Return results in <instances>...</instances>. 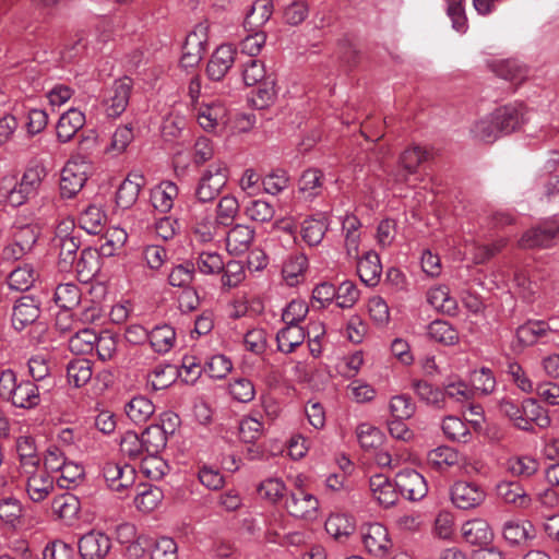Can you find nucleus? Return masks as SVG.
Masks as SVG:
<instances>
[{"label":"nucleus","instance_id":"nucleus-59","mask_svg":"<svg viewBox=\"0 0 559 559\" xmlns=\"http://www.w3.org/2000/svg\"><path fill=\"white\" fill-rule=\"evenodd\" d=\"M246 216L257 223H267L275 214V209L272 203L264 200H251L245 206Z\"/></svg>","mask_w":559,"mask_h":559},{"label":"nucleus","instance_id":"nucleus-3","mask_svg":"<svg viewBox=\"0 0 559 559\" xmlns=\"http://www.w3.org/2000/svg\"><path fill=\"white\" fill-rule=\"evenodd\" d=\"M91 170V160L86 159L84 156H73L68 160L61 171V195L67 199L76 195L84 187Z\"/></svg>","mask_w":559,"mask_h":559},{"label":"nucleus","instance_id":"nucleus-58","mask_svg":"<svg viewBox=\"0 0 559 559\" xmlns=\"http://www.w3.org/2000/svg\"><path fill=\"white\" fill-rule=\"evenodd\" d=\"M162 499L163 491L159 488L143 486L134 498V504L138 510L144 513H148L158 507V504L162 502Z\"/></svg>","mask_w":559,"mask_h":559},{"label":"nucleus","instance_id":"nucleus-42","mask_svg":"<svg viewBox=\"0 0 559 559\" xmlns=\"http://www.w3.org/2000/svg\"><path fill=\"white\" fill-rule=\"evenodd\" d=\"M53 300L60 309L73 310L82 301V293L75 283H62L55 288Z\"/></svg>","mask_w":559,"mask_h":559},{"label":"nucleus","instance_id":"nucleus-35","mask_svg":"<svg viewBox=\"0 0 559 559\" xmlns=\"http://www.w3.org/2000/svg\"><path fill=\"white\" fill-rule=\"evenodd\" d=\"M93 377V364L85 358L72 359L67 365V381L73 388L86 385Z\"/></svg>","mask_w":559,"mask_h":559},{"label":"nucleus","instance_id":"nucleus-32","mask_svg":"<svg viewBox=\"0 0 559 559\" xmlns=\"http://www.w3.org/2000/svg\"><path fill=\"white\" fill-rule=\"evenodd\" d=\"M461 532L468 544L477 546L489 544L493 536L489 524L481 519L465 522L462 525Z\"/></svg>","mask_w":559,"mask_h":559},{"label":"nucleus","instance_id":"nucleus-4","mask_svg":"<svg viewBox=\"0 0 559 559\" xmlns=\"http://www.w3.org/2000/svg\"><path fill=\"white\" fill-rule=\"evenodd\" d=\"M45 176V168L39 165L27 168L21 180L8 193L9 204L17 207L34 198Z\"/></svg>","mask_w":559,"mask_h":559},{"label":"nucleus","instance_id":"nucleus-20","mask_svg":"<svg viewBox=\"0 0 559 559\" xmlns=\"http://www.w3.org/2000/svg\"><path fill=\"white\" fill-rule=\"evenodd\" d=\"M255 231L248 225L236 224L226 233V249L230 254L247 252L254 239Z\"/></svg>","mask_w":559,"mask_h":559},{"label":"nucleus","instance_id":"nucleus-50","mask_svg":"<svg viewBox=\"0 0 559 559\" xmlns=\"http://www.w3.org/2000/svg\"><path fill=\"white\" fill-rule=\"evenodd\" d=\"M308 267V259L304 253L289 255L282 269V274L289 286H295L299 282V277L304 275Z\"/></svg>","mask_w":559,"mask_h":559},{"label":"nucleus","instance_id":"nucleus-49","mask_svg":"<svg viewBox=\"0 0 559 559\" xmlns=\"http://www.w3.org/2000/svg\"><path fill=\"white\" fill-rule=\"evenodd\" d=\"M325 531L335 539L346 538L355 531V522L347 514H332L325 521Z\"/></svg>","mask_w":559,"mask_h":559},{"label":"nucleus","instance_id":"nucleus-16","mask_svg":"<svg viewBox=\"0 0 559 559\" xmlns=\"http://www.w3.org/2000/svg\"><path fill=\"white\" fill-rule=\"evenodd\" d=\"M237 50L234 46L224 44L218 46L212 53L207 66L206 73L209 79L221 81L230 70L236 61Z\"/></svg>","mask_w":559,"mask_h":559},{"label":"nucleus","instance_id":"nucleus-36","mask_svg":"<svg viewBox=\"0 0 559 559\" xmlns=\"http://www.w3.org/2000/svg\"><path fill=\"white\" fill-rule=\"evenodd\" d=\"M138 544H144L150 548V559H178V546L170 537L156 539L139 538Z\"/></svg>","mask_w":559,"mask_h":559},{"label":"nucleus","instance_id":"nucleus-27","mask_svg":"<svg viewBox=\"0 0 559 559\" xmlns=\"http://www.w3.org/2000/svg\"><path fill=\"white\" fill-rule=\"evenodd\" d=\"M306 336H310V331L306 332L299 324H285L276 334L277 349L290 354L305 342Z\"/></svg>","mask_w":559,"mask_h":559},{"label":"nucleus","instance_id":"nucleus-63","mask_svg":"<svg viewBox=\"0 0 559 559\" xmlns=\"http://www.w3.org/2000/svg\"><path fill=\"white\" fill-rule=\"evenodd\" d=\"M231 397L240 403H249L255 396V389L252 381L248 378H235L228 385Z\"/></svg>","mask_w":559,"mask_h":559},{"label":"nucleus","instance_id":"nucleus-13","mask_svg":"<svg viewBox=\"0 0 559 559\" xmlns=\"http://www.w3.org/2000/svg\"><path fill=\"white\" fill-rule=\"evenodd\" d=\"M40 316V301L34 296L25 295L15 300L12 308V326L22 331L35 323Z\"/></svg>","mask_w":559,"mask_h":559},{"label":"nucleus","instance_id":"nucleus-6","mask_svg":"<svg viewBox=\"0 0 559 559\" xmlns=\"http://www.w3.org/2000/svg\"><path fill=\"white\" fill-rule=\"evenodd\" d=\"M207 46V27L199 24L191 31L182 46L180 64L182 68H193L202 60Z\"/></svg>","mask_w":559,"mask_h":559},{"label":"nucleus","instance_id":"nucleus-34","mask_svg":"<svg viewBox=\"0 0 559 559\" xmlns=\"http://www.w3.org/2000/svg\"><path fill=\"white\" fill-rule=\"evenodd\" d=\"M51 508L59 519L70 525L78 519L81 503L78 497L66 492L53 498Z\"/></svg>","mask_w":559,"mask_h":559},{"label":"nucleus","instance_id":"nucleus-51","mask_svg":"<svg viewBox=\"0 0 559 559\" xmlns=\"http://www.w3.org/2000/svg\"><path fill=\"white\" fill-rule=\"evenodd\" d=\"M97 333L88 328L78 331L69 338V349L75 355H87L94 352Z\"/></svg>","mask_w":559,"mask_h":559},{"label":"nucleus","instance_id":"nucleus-61","mask_svg":"<svg viewBox=\"0 0 559 559\" xmlns=\"http://www.w3.org/2000/svg\"><path fill=\"white\" fill-rule=\"evenodd\" d=\"M239 213L238 200L230 194L224 195L219 199L216 205V217L215 219L222 226H228L233 223Z\"/></svg>","mask_w":559,"mask_h":559},{"label":"nucleus","instance_id":"nucleus-62","mask_svg":"<svg viewBox=\"0 0 559 559\" xmlns=\"http://www.w3.org/2000/svg\"><path fill=\"white\" fill-rule=\"evenodd\" d=\"M120 452L130 460H141L146 453L140 435L127 431L120 440Z\"/></svg>","mask_w":559,"mask_h":559},{"label":"nucleus","instance_id":"nucleus-38","mask_svg":"<svg viewBox=\"0 0 559 559\" xmlns=\"http://www.w3.org/2000/svg\"><path fill=\"white\" fill-rule=\"evenodd\" d=\"M497 122L493 111L479 119L471 129L473 138L485 143H493L503 135Z\"/></svg>","mask_w":559,"mask_h":559},{"label":"nucleus","instance_id":"nucleus-53","mask_svg":"<svg viewBox=\"0 0 559 559\" xmlns=\"http://www.w3.org/2000/svg\"><path fill=\"white\" fill-rule=\"evenodd\" d=\"M431 340L443 345H454L459 342V333L454 326L444 320H435L428 325Z\"/></svg>","mask_w":559,"mask_h":559},{"label":"nucleus","instance_id":"nucleus-43","mask_svg":"<svg viewBox=\"0 0 559 559\" xmlns=\"http://www.w3.org/2000/svg\"><path fill=\"white\" fill-rule=\"evenodd\" d=\"M148 341L155 353L166 354L175 345V329L168 324L157 325L150 332Z\"/></svg>","mask_w":559,"mask_h":559},{"label":"nucleus","instance_id":"nucleus-55","mask_svg":"<svg viewBox=\"0 0 559 559\" xmlns=\"http://www.w3.org/2000/svg\"><path fill=\"white\" fill-rule=\"evenodd\" d=\"M459 461V452L448 445L438 447L428 453V463L438 469H447L457 465Z\"/></svg>","mask_w":559,"mask_h":559},{"label":"nucleus","instance_id":"nucleus-17","mask_svg":"<svg viewBox=\"0 0 559 559\" xmlns=\"http://www.w3.org/2000/svg\"><path fill=\"white\" fill-rule=\"evenodd\" d=\"M26 481V491L34 502L44 501L55 488V479L41 467L29 474H22Z\"/></svg>","mask_w":559,"mask_h":559},{"label":"nucleus","instance_id":"nucleus-23","mask_svg":"<svg viewBox=\"0 0 559 559\" xmlns=\"http://www.w3.org/2000/svg\"><path fill=\"white\" fill-rule=\"evenodd\" d=\"M145 178L140 173H131L119 186L116 194V202L121 209L131 207L138 200Z\"/></svg>","mask_w":559,"mask_h":559},{"label":"nucleus","instance_id":"nucleus-45","mask_svg":"<svg viewBox=\"0 0 559 559\" xmlns=\"http://www.w3.org/2000/svg\"><path fill=\"white\" fill-rule=\"evenodd\" d=\"M106 222V214L100 206L88 205L79 217L82 229L91 235H98L103 231Z\"/></svg>","mask_w":559,"mask_h":559},{"label":"nucleus","instance_id":"nucleus-28","mask_svg":"<svg viewBox=\"0 0 559 559\" xmlns=\"http://www.w3.org/2000/svg\"><path fill=\"white\" fill-rule=\"evenodd\" d=\"M427 151L421 148L420 146H412L406 148L400 156V166L401 170L394 175L395 182H406L409 175H413L417 171L419 165L426 160Z\"/></svg>","mask_w":559,"mask_h":559},{"label":"nucleus","instance_id":"nucleus-60","mask_svg":"<svg viewBox=\"0 0 559 559\" xmlns=\"http://www.w3.org/2000/svg\"><path fill=\"white\" fill-rule=\"evenodd\" d=\"M389 411L392 418L409 419L416 412V405L406 394H397L390 399Z\"/></svg>","mask_w":559,"mask_h":559},{"label":"nucleus","instance_id":"nucleus-48","mask_svg":"<svg viewBox=\"0 0 559 559\" xmlns=\"http://www.w3.org/2000/svg\"><path fill=\"white\" fill-rule=\"evenodd\" d=\"M55 246L59 248V267L61 271H69L78 258V251L81 247L80 237H70L63 240L53 241Z\"/></svg>","mask_w":559,"mask_h":559},{"label":"nucleus","instance_id":"nucleus-40","mask_svg":"<svg viewBox=\"0 0 559 559\" xmlns=\"http://www.w3.org/2000/svg\"><path fill=\"white\" fill-rule=\"evenodd\" d=\"M165 426L158 424L148 426L141 435V440L148 454H159L167 444V431Z\"/></svg>","mask_w":559,"mask_h":559},{"label":"nucleus","instance_id":"nucleus-29","mask_svg":"<svg viewBox=\"0 0 559 559\" xmlns=\"http://www.w3.org/2000/svg\"><path fill=\"white\" fill-rule=\"evenodd\" d=\"M502 535L510 545H526L535 537V530L530 521L509 520L502 526Z\"/></svg>","mask_w":559,"mask_h":559},{"label":"nucleus","instance_id":"nucleus-52","mask_svg":"<svg viewBox=\"0 0 559 559\" xmlns=\"http://www.w3.org/2000/svg\"><path fill=\"white\" fill-rule=\"evenodd\" d=\"M441 429L444 436L452 441L467 442L472 437L467 424L456 416H445L442 419Z\"/></svg>","mask_w":559,"mask_h":559},{"label":"nucleus","instance_id":"nucleus-1","mask_svg":"<svg viewBox=\"0 0 559 559\" xmlns=\"http://www.w3.org/2000/svg\"><path fill=\"white\" fill-rule=\"evenodd\" d=\"M499 409L516 428L522 430L531 431L534 426L545 429L551 423L548 413L534 399L518 402L510 397H503L499 402Z\"/></svg>","mask_w":559,"mask_h":559},{"label":"nucleus","instance_id":"nucleus-15","mask_svg":"<svg viewBox=\"0 0 559 559\" xmlns=\"http://www.w3.org/2000/svg\"><path fill=\"white\" fill-rule=\"evenodd\" d=\"M82 559H104L111 549L108 535L99 531H90L78 543Z\"/></svg>","mask_w":559,"mask_h":559},{"label":"nucleus","instance_id":"nucleus-41","mask_svg":"<svg viewBox=\"0 0 559 559\" xmlns=\"http://www.w3.org/2000/svg\"><path fill=\"white\" fill-rule=\"evenodd\" d=\"M129 419L136 425L146 423L155 412L153 402L145 396H134L124 406Z\"/></svg>","mask_w":559,"mask_h":559},{"label":"nucleus","instance_id":"nucleus-11","mask_svg":"<svg viewBox=\"0 0 559 559\" xmlns=\"http://www.w3.org/2000/svg\"><path fill=\"white\" fill-rule=\"evenodd\" d=\"M397 491L409 501L421 500L428 492L427 483L421 474L406 468L395 476Z\"/></svg>","mask_w":559,"mask_h":559},{"label":"nucleus","instance_id":"nucleus-9","mask_svg":"<svg viewBox=\"0 0 559 559\" xmlns=\"http://www.w3.org/2000/svg\"><path fill=\"white\" fill-rule=\"evenodd\" d=\"M493 112L503 135L519 130L530 118V110L522 103L501 106Z\"/></svg>","mask_w":559,"mask_h":559},{"label":"nucleus","instance_id":"nucleus-5","mask_svg":"<svg viewBox=\"0 0 559 559\" xmlns=\"http://www.w3.org/2000/svg\"><path fill=\"white\" fill-rule=\"evenodd\" d=\"M132 92V81L122 78L114 82L106 91L103 105L107 117L117 118L127 109Z\"/></svg>","mask_w":559,"mask_h":559},{"label":"nucleus","instance_id":"nucleus-46","mask_svg":"<svg viewBox=\"0 0 559 559\" xmlns=\"http://www.w3.org/2000/svg\"><path fill=\"white\" fill-rule=\"evenodd\" d=\"M498 496L507 503H512L520 508H527L531 504V498L519 483L502 481L497 486Z\"/></svg>","mask_w":559,"mask_h":559},{"label":"nucleus","instance_id":"nucleus-19","mask_svg":"<svg viewBox=\"0 0 559 559\" xmlns=\"http://www.w3.org/2000/svg\"><path fill=\"white\" fill-rule=\"evenodd\" d=\"M355 260L357 261V274L360 281L369 287L377 286L382 274V265L378 253L370 250Z\"/></svg>","mask_w":559,"mask_h":559},{"label":"nucleus","instance_id":"nucleus-33","mask_svg":"<svg viewBox=\"0 0 559 559\" xmlns=\"http://www.w3.org/2000/svg\"><path fill=\"white\" fill-rule=\"evenodd\" d=\"M411 386L420 402L436 409H445L442 388L425 380H413Z\"/></svg>","mask_w":559,"mask_h":559},{"label":"nucleus","instance_id":"nucleus-56","mask_svg":"<svg viewBox=\"0 0 559 559\" xmlns=\"http://www.w3.org/2000/svg\"><path fill=\"white\" fill-rule=\"evenodd\" d=\"M36 281V273L31 265L13 270L8 276V286L11 290L26 292Z\"/></svg>","mask_w":559,"mask_h":559},{"label":"nucleus","instance_id":"nucleus-10","mask_svg":"<svg viewBox=\"0 0 559 559\" xmlns=\"http://www.w3.org/2000/svg\"><path fill=\"white\" fill-rule=\"evenodd\" d=\"M102 472L108 487L119 493L129 489L135 481V468L130 464L109 461L103 465Z\"/></svg>","mask_w":559,"mask_h":559},{"label":"nucleus","instance_id":"nucleus-18","mask_svg":"<svg viewBox=\"0 0 559 559\" xmlns=\"http://www.w3.org/2000/svg\"><path fill=\"white\" fill-rule=\"evenodd\" d=\"M16 453L20 462V473L29 474L40 467V457L37 452L35 440L31 436H21L17 438Z\"/></svg>","mask_w":559,"mask_h":559},{"label":"nucleus","instance_id":"nucleus-2","mask_svg":"<svg viewBox=\"0 0 559 559\" xmlns=\"http://www.w3.org/2000/svg\"><path fill=\"white\" fill-rule=\"evenodd\" d=\"M228 167L224 162L217 160L204 169L195 186L194 195L199 202L214 201L228 181Z\"/></svg>","mask_w":559,"mask_h":559},{"label":"nucleus","instance_id":"nucleus-8","mask_svg":"<svg viewBox=\"0 0 559 559\" xmlns=\"http://www.w3.org/2000/svg\"><path fill=\"white\" fill-rule=\"evenodd\" d=\"M285 508L294 518L313 520L317 518L319 500L302 488H297L286 499Z\"/></svg>","mask_w":559,"mask_h":559},{"label":"nucleus","instance_id":"nucleus-64","mask_svg":"<svg viewBox=\"0 0 559 559\" xmlns=\"http://www.w3.org/2000/svg\"><path fill=\"white\" fill-rule=\"evenodd\" d=\"M201 273L206 275L218 274L225 269L223 257L216 251H202L197 259Z\"/></svg>","mask_w":559,"mask_h":559},{"label":"nucleus","instance_id":"nucleus-39","mask_svg":"<svg viewBox=\"0 0 559 559\" xmlns=\"http://www.w3.org/2000/svg\"><path fill=\"white\" fill-rule=\"evenodd\" d=\"M195 109L198 122L205 131L214 130L225 120L226 110L219 103L202 104Z\"/></svg>","mask_w":559,"mask_h":559},{"label":"nucleus","instance_id":"nucleus-26","mask_svg":"<svg viewBox=\"0 0 559 559\" xmlns=\"http://www.w3.org/2000/svg\"><path fill=\"white\" fill-rule=\"evenodd\" d=\"M329 225L328 214L317 213L302 222L301 237L309 246H318L328 231Z\"/></svg>","mask_w":559,"mask_h":559},{"label":"nucleus","instance_id":"nucleus-14","mask_svg":"<svg viewBox=\"0 0 559 559\" xmlns=\"http://www.w3.org/2000/svg\"><path fill=\"white\" fill-rule=\"evenodd\" d=\"M484 489L476 483L459 480L450 490L452 503L462 510H468L479 506L485 499Z\"/></svg>","mask_w":559,"mask_h":559},{"label":"nucleus","instance_id":"nucleus-25","mask_svg":"<svg viewBox=\"0 0 559 559\" xmlns=\"http://www.w3.org/2000/svg\"><path fill=\"white\" fill-rule=\"evenodd\" d=\"M84 124L85 115L76 108H70L58 120L56 127L58 140L62 143L69 142Z\"/></svg>","mask_w":559,"mask_h":559},{"label":"nucleus","instance_id":"nucleus-22","mask_svg":"<svg viewBox=\"0 0 559 559\" xmlns=\"http://www.w3.org/2000/svg\"><path fill=\"white\" fill-rule=\"evenodd\" d=\"M369 487L372 497L384 508H389L397 501V487L395 481L392 483L389 477L382 474L373 475L369 479Z\"/></svg>","mask_w":559,"mask_h":559},{"label":"nucleus","instance_id":"nucleus-47","mask_svg":"<svg viewBox=\"0 0 559 559\" xmlns=\"http://www.w3.org/2000/svg\"><path fill=\"white\" fill-rule=\"evenodd\" d=\"M222 226L211 214L194 216L192 231L195 240L207 243L214 239L218 227Z\"/></svg>","mask_w":559,"mask_h":559},{"label":"nucleus","instance_id":"nucleus-57","mask_svg":"<svg viewBox=\"0 0 559 559\" xmlns=\"http://www.w3.org/2000/svg\"><path fill=\"white\" fill-rule=\"evenodd\" d=\"M492 71L507 81H519L525 79L526 69L515 59H506L497 61L492 64Z\"/></svg>","mask_w":559,"mask_h":559},{"label":"nucleus","instance_id":"nucleus-44","mask_svg":"<svg viewBox=\"0 0 559 559\" xmlns=\"http://www.w3.org/2000/svg\"><path fill=\"white\" fill-rule=\"evenodd\" d=\"M273 14L272 0H255L245 17V25L254 31L263 26Z\"/></svg>","mask_w":559,"mask_h":559},{"label":"nucleus","instance_id":"nucleus-30","mask_svg":"<svg viewBox=\"0 0 559 559\" xmlns=\"http://www.w3.org/2000/svg\"><path fill=\"white\" fill-rule=\"evenodd\" d=\"M442 391L445 409L448 408V401L465 405L474 397V390L465 381L456 377L447 379L442 384Z\"/></svg>","mask_w":559,"mask_h":559},{"label":"nucleus","instance_id":"nucleus-37","mask_svg":"<svg viewBox=\"0 0 559 559\" xmlns=\"http://www.w3.org/2000/svg\"><path fill=\"white\" fill-rule=\"evenodd\" d=\"M550 328L545 321H527L516 329V340L521 346H532L543 341Z\"/></svg>","mask_w":559,"mask_h":559},{"label":"nucleus","instance_id":"nucleus-7","mask_svg":"<svg viewBox=\"0 0 559 559\" xmlns=\"http://www.w3.org/2000/svg\"><path fill=\"white\" fill-rule=\"evenodd\" d=\"M361 538L366 550L378 558L389 555L392 542L385 526L380 523H370L361 528Z\"/></svg>","mask_w":559,"mask_h":559},{"label":"nucleus","instance_id":"nucleus-21","mask_svg":"<svg viewBox=\"0 0 559 559\" xmlns=\"http://www.w3.org/2000/svg\"><path fill=\"white\" fill-rule=\"evenodd\" d=\"M178 193L179 190L175 182L162 181L151 190L152 206L160 214H167L174 207Z\"/></svg>","mask_w":559,"mask_h":559},{"label":"nucleus","instance_id":"nucleus-24","mask_svg":"<svg viewBox=\"0 0 559 559\" xmlns=\"http://www.w3.org/2000/svg\"><path fill=\"white\" fill-rule=\"evenodd\" d=\"M8 401L19 408H34L40 403L39 386L34 381L21 380Z\"/></svg>","mask_w":559,"mask_h":559},{"label":"nucleus","instance_id":"nucleus-31","mask_svg":"<svg viewBox=\"0 0 559 559\" xmlns=\"http://www.w3.org/2000/svg\"><path fill=\"white\" fill-rule=\"evenodd\" d=\"M427 301L436 310L448 316H456L459 313L457 300L450 295L447 285H438L429 288L427 292Z\"/></svg>","mask_w":559,"mask_h":559},{"label":"nucleus","instance_id":"nucleus-54","mask_svg":"<svg viewBox=\"0 0 559 559\" xmlns=\"http://www.w3.org/2000/svg\"><path fill=\"white\" fill-rule=\"evenodd\" d=\"M141 472L150 479L159 480L169 472L168 463L159 454L146 453L141 459Z\"/></svg>","mask_w":559,"mask_h":559},{"label":"nucleus","instance_id":"nucleus-12","mask_svg":"<svg viewBox=\"0 0 559 559\" xmlns=\"http://www.w3.org/2000/svg\"><path fill=\"white\" fill-rule=\"evenodd\" d=\"M559 241V223L548 222L537 228L527 230L519 240L524 249L548 248Z\"/></svg>","mask_w":559,"mask_h":559}]
</instances>
